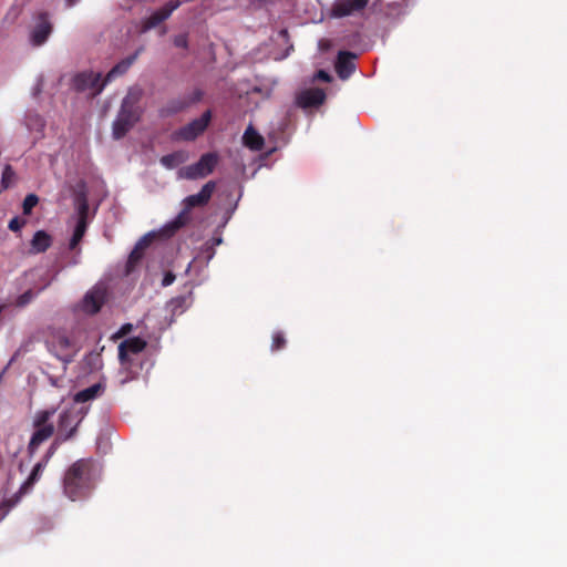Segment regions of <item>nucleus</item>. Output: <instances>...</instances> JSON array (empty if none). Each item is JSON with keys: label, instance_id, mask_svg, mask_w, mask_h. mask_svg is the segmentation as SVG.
Here are the masks:
<instances>
[{"label": "nucleus", "instance_id": "7ed1b4c3", "mask_svg": "<svg viewBox=\"0 0 567 567\" xmlns=\"http://www.w3.org/2000/svg\"><path fill=\"white\" fill-rule=\"evenodd\" d=\"M215 189L216 183L214 181H209L202 187L199 193L187 196L183 200L182 212L166 225L167 231L174 234L182 227L186 226L190 220V210L195 207H203L207 205Z\"/></svg>", "mask_w": 567, "mask_h": 567}, {"label": "nucleus", "instance_id": "72a5a7b5", "mask_svg": "<svg viewBox=\"0 0 567 567\" xmlns=\"http://www.w3.org/2000/svg\"><path fill=\"white\" fill-rule=\"evenodd\" d=\"M17 501H4L0 504V522L8 515L10 508L16 504Z\"/></svg>", "mask_w": 567, "mask_h": 567}, {"label": "nucleus", "instance_id": "9d476101", "mask_svg": "<svg viewBox=\"0 0 567 567\" xmlns=\"http://www.w3.org/2000/svg\"><path fill=\"white\" fill-rule=\"evenodd\" d=\"M212 120V112L205 111L199 118H195L188 124L181 127L177 132V136L183 141H194L202 135L207 128Z\"/></svg>", "mask_w": 567, "mask_h": 567}, {"label": "nucleus", "instance_id": "ddd939ff", "mask_svg": "<svg viewBox=\"0 0 567 567\" xmlns=\"http://www.w3.org/2000/svg\"><path fill=\"white\" fill-rule=\"evenodd\" d=\"M87 186L84 181H80L73 188L74 206L76 210V221H89V200Z\"/></svg>", "mask_w": 567, "mask_h": 567}, {"label": "nucleus", "instance_id": "393cba45", "mask_svg": "<svg viewBox=\"0 0 567 567\" xmlns=\"http://www.w3.org/2000/svg\"><path fill=\"white\" fill-rule=\"evenodd\" d=\"M87 226L89 221H76L72 237L69 243L70 250H75L78 248L87 230Z\"/></svg>", "mask_w": 567, "mask_h": 567}, {"label": "nucleus", "instance_id": "473e14b6", "mask_svg": "<svg viewBox=\"0 0 567 567\" xmlns=\"http://www.w3.org/2000/svg\"><path fill=\"white\" fill-rule=\"evenodd\" d=\"M27 224V220L23 219V218H20L18 216L13 217L10 221H9V225H8V228L11 230V231H19L24 225Z\"/></svg>", "mask_w": 567, "mask_h": 567}, {"label": "nucleus", "instance_id": "1a4fd4ad", "mask_svg": "<svg viewBox=\"0 0 567 567\" xmlns=\"http://www.w3.org/2000/svg\"><path fill=\"white\" fill-rule=\"evenodd\" d=\"M106 84L105 79L101 81V73L82 72L73 79V86L76 91H91L92 96L100 94Z\"/></svg>", "mask_w": 567, "mask_h": 567}, {"label": "nucleus", "instance_id": "c85d7f7f", "mask_svg": "<svg viewBox=\"0 0 567 567\" xmlns=\"http://www.w3.org/2000/svg\"><path fill=\"white\" fill-rule=\"evenodd\" d=\"M39 197L35 194H28L22 203V212L24 215H30L32 209L38 205Z\"/></svg>", "mask_w": 567, "mask_h": 567}, {"label": "nucleus", "instance_id": "4be33fe9", "mask_svg": "<svg viewBox=\"0 0 567 567\" xmlns=\"http://www.w3.org/2000/svg\"><path fill=\"white\" fill-rule=\"evenodd\" d=\"M52 245V237L44 230H38L31 240V250L35 254L47 251Z\"/></svg>", "mask_w": 567, "mask_h": 567}, {"label": "nucleus", "instance_id": "0eeeda50", "mask_svg": "<svg viewBox=\"0 0 567 567\" xmlns=\"http://www.w3.org/2000/svg\"><path fill=\"white\" fill-rule=\"evenodd\" d=\"M203 95L204 93L200 89H195L192 93L171 99L159 109V115L162 117H169L184 112L192 105L198 103L203 99Z\"/></svg>", "mask_w": 567, "mask_h": 567}, {"label": "nucleus", "instance_id": "412c9836", "mask_svg": "<svg viewBox=\"0 0 567 567\" xmlns=\"http://www.w3.org/2000/svg\"><path fill=\"white\" fill-rule=\"evenodd\" d=\"M142 51V49H138L134 54L123 59L122 61H120L118 63H116L110 71L109 73L105 75V82H111L113 79H115L116 76H120V75H123L124 73L127 72V70L131 68V65L135 62V60L137 59L140 52Z\"/></svg>", "mask_w": 567, "mask_h": 567}, {"label": "nucleus", "instance_id": "a211bd4d", "mask_svg": "<svg viewBox=\"0 0 567 567\" xmlns=\"http://www.w3.org/2000/svg\"><path fill=\"white\" fill-rule=\"evenodd\" d=\"M153 237L143 236L134 246L126 262V275L132 274L144 257L145 249L151 245Z\"/></svg>", "mask_w": 567, "mask_h": 567}, {"label": "nucleus", "instance_id": "39448f33", "mask_svg": "<svg viewBox=\"0 0 567 567\" xmlns=\"http://www.w3.org/2000/svg\"><path fill=\"white\" fill-rule=\"evenodd\" d=\"M140 120V112L130 96H126L121 105L120 112L113 122V137L120 140Z\"/></svg>", "mask_w": 567, "mask_h": 567}, {"label": "nucleus", "instance_id": "f8f14e48", "mask_svg": "<svg viewBox=\"0 0 567 567\" xmlns=\"http://www.w3.org/2000/svg\"><path fill=\"white\" fill-rule=\"evenodd\" d=\"M326 92L320 87L306 89L296 94V105L303 110L318 107L326 101Z\"/></svg>", "mask_w": 567, "mask_h": 567}, {"label": "nucleus", "instance_id": "aec40b11", "mask_svg": "<svg viewBox=\"0 0 567 567\" xmlns=\"http://www.w3.org/2000/svg\"><path fill=\"white\" fill-rule=\"evenodd\" d=\"M45 467V462L41 461L33 466L29 477L23 482L16 495L17 501L20 496L28 494L33 488L34 484L41 478Z\"/></svg>", "mask_w": 567, "mask_h": 567}, {"label": "nucleus", "instance_id": "5701e85b", "mask_svg": "<svg viewBox=\"0 0 567 567\" xmlns=\"http://www.w3.org/2000/svg\"><path fill=\"white\" fill-rule=\"evenodd\" d=\"M243 140L245 145L252 151H261L265 144L264 137L252 126L247 127Z\"/></svg>", "mask_w": 567, "mask_h": 567}, {"label": "nucleus", "instance_id": "2eb2a0df", "mask_svg": "<svg viewBox=\"0 0 567 567\" xmlns=\"http://www.w3.org/2000/svg\"><path fill=\"white\" fill-rule=\"evenodd\" d=\"M52 32V24L49 21V16L42 12L38 17V22L31 31V42L33 45H42Z\"/></svg>", "mask_w": 567, "mask_h": 567}, {"label": "nucleus", "instance_id": "7c9ffc66", "mask_svg": "<svg viewBox=\"0 0 567 567\" xmlns=\"http://www.w3.org/2000/svg\"><path fill=\"white\" fill-rule=\"evenodd\" d=\"M33 298H34V293L31 289H29L16 299L14 306L18 308H23L27 305H29Z\"/></svg>", "mask_w": 567, "mask_h": 567}, {"label": "nucleus", "instance_id": "dca6fc26", "mask_svg": "<svg viewBox=\"0 0 567 567\" xmlns=\"http://www.w3.org/2000/svg\"><path fill=\"white\" fill-rule=\"evenodd\" d=\"M106 300V290L104 288H93L83 299V310L86 313L95 315L100 311Z\"/></svg>", "mask_w": 567, "mask_h": 567}, {"label": "nucleus", "instance_id": "4c0bfd02", "mask_svg": "<svg viewBox=\"0 0 567 567\" xmlns=\"http://www.w3.org/2000/svg\"><path fill=\"white\" fill-rule=\"evenodd\" d=\"M315 78L318 79V80L324 81V82H330L331 81L330 74L328 72H326L324 70H319L316 73Z\"/></svg>", "mask_w": 567, "mask_h": 567}, {"label": "nucleus", "instance_id": "9b49d317", "mask_svg": "<svg viewBox=\"0 0 567 567\" xmlns=\"http://www.w3.org/2000/svg\"><path fill=\"white\" fill-rule=\"evenodd\" d=\"M182 2L179 0H171L166 4H164L161 9L153 12L148 18L144 19L142 21L141 31L147 32L157 25H159L162 22L167 20L171 14L179 8Z\"/></svg>", "mask_w": 567, "mask_h": 567}, {"label": "nucleus", "instance_id": "6ab92c4d", "mask_svg": "<svg viewBox=\"0 0 567 567\" xmlns=\"http://www.w3.org/2000/svg\"><path fill=\"white\" fill-rule=\"evenodd\" d=\"M357 55L349 51H340L336 63V71L340 79H348L355 70L353 60Z\"/></svg>", "mask_w": 567, "mask_h": 567}, {"label": "nucleus", "instance_id": "b1692460", "mask_svg": "<svg viewBox=\"0 0 567 567\" xmlns=\"http://www.w3.org/2000/svg\"><path fill=\"white\" fill-rule=\"evenodd\" d=\"M187 159V154L185 152L178 151L167 155L162 156L161 164L166 168H175L178 165L183 164Z\"/></svg>", "mask_w": 567, "mask_h": 567}, {"label": "nucleus", "instance_id": "4468645a", "mask_svg": "<svg viewBox=\"0 0 567 567\" xmlns=\"http://www.w3.org/2000/svg\"><path fill=\"white\" fill-rule=\"evenodd\" d=\"M368 3L369 0H336L331 8V14L334 18L348 17L362 11Z\"/></svg>", "mask_w": 567, "mask_h": 567}, {"label": "nucleus", "instance_id": "cd10ccee", "mask_svg": "<svg viewBox=\"0 0 567 567\" xmlns=\"http://www.w3.org/2000/svg\"><path fill=\"white\" fill-rule=\"evenodd\" d=\"M187 300H188V298L185 296H178V297L173 298L169 301V306L172 308L173 315L183 313L186 308Z\"/></svg>", "mask_w": 567, "mask_h": 567}, {"label": "nucleus", "instance_id": "58836bf2", "mask_svg": "<svg viewBox=\"0 0 567 567\" xmlns=\"http://www.w3.org/2000/svg\"><path fill=\"white\" fill-rule=\"evenodd\" d=\"M78 1L79 0H66L69 7L74 6Z\"/></svg>", "mask_w": 567, "mask_h": 567}, {"label": "nucleus", "instance_id": "bb28decb", "mask_svg": "<svg viewBox=\"0 0 567 567\" xmlns=\"http://www.w3.org/2000/svg\"><path fill=\"white\" fill-rule=\"evenodd\" d=\"M83 361L90 372L99 371L103 367L102 355L97 351H91L87 353Z\"/></svg>", "mask_w": 567, "mask_h": 567}, {"label": "nucleus", "instance_id": "423d86ee", "mask_svg": "<svg viewBox=\"0 0 567 567\" xmlns=\"http://www.w3.org/2000/svg\"><path fill=\"white\" fill-rule=\"evenodd\" d=\"M218 162L219 156L216 152L205 153L196 163L183 167L178 173L179 177L189 181L204 178L214 172Z\"/></svg>", "mask_w": 567, "mask_h": 567}, {"label": "nucleus", "instance_id": "20e7f679", "mask_svg": "<svg viewBox=\"0 0 567 567\" xmlns=\"http://www.w3.org/2000/svg\"><path fill=\"white\" fill-rule=\"evenodd\" d=\"M55 409H48L38 411L33 419L34 432L28 444V453L32 456L39 446L48 441L54 433V425L51 422Z\"/></svg>", "mask_w": 567, "mask_h": 567}, {"label": "nucleus", "instance_id": "c756f323", "mask_svg": "<svg viewBox=\"0 0 567 567\" xmlns=\"http://www.w3.org/2000/svg\"><path fill=\"white\" fill-rule=\"evenodd\" d=\"M16 173L10 165H6L2 171L1 185L3 188H8L13 182Z\"/></svg>", "mask_w": 567, "mask_h": 567}, {"label": "nucleus", "instance_id": "a878e982", "mask_svg": "<svg viewBox=\"0 0 567 567\" xmlns=\"http://www.w3.org/2000/svg\"><path fill=\"white\" fill-rule=\"evenodd\" d=\"M102 390H103V388L100 383L93 384L82 391H79L75 394L74 400H75V402H79V403L87 402L90 400L95 399Z\"/></svg>", "mask_w": 567, "mask_h": 567}, {"label": "nucleus", "instance_id": "f257e3e1", "mask_svg": "<svg viewBox=\"0 0 567 567\" xmlns=\"http://www.w3.org/2000/svg\"><path fill=\"white\" fill-rule=\"evenodd\" d=\"M91 467L90 460L81 458L65 472L63 491L71 501L84 498L90 494L92 489Z\"/></svg>", "mask_w": 567, "mask_h": 567}, {"label": "nucleus", "instance_id": "c9c22d12", "mask_svg": "<svg viewBox=\"0 0 567 567\" xmlns=\"http://www.w3.org/2000/svg\"><path fill=\"white\" fill-rule=\"evenodd\" d=\"M60 439H55L54 443L48 449V451L45 452L43 458L41 460V462H45V465H48L50 458L53 456V454L55 453V450H56V446H58V441Z\"/></svg>", "mask_w": 567, "mask_h": 567}, {"label": "nucleus", "instance_id": "2f4dec72", "mask_svg": "<svg viewBox=\"0 0 567 567\" xmlns=\"http://www.w3.org/2000/svg\"><path fill=\"white\" fill-rule=\"evenodd\" d=\"M286 338L282 332L278 331L275 332L272 336V343H271V350L278 351L286 347Z\"/></svg>", "mask_w": 567, "mask_h": 567}, {"label": "nucleus", "instance_id": "6e6552de", "mask_svg": "<svg viewBox=\"0 0 567 567\" xmlns=\"http://www.w3.org/2000/svg\"><path fill=\"white\" fill-rule=\"evenodd\" d=\"M83 416L75 409L64 410L58 420V439L66 441L71 439L81 423Z\"/></svg>", "mask_w": 567, "mask_h": 567}, {"label": "nucleus", "instance_id": "e433bc0d", "mask_svg": "<svg viewBox=\"0 0 567 567\" xmlns=\"http://www.w3.org/2000/svg\"><path fill=\"white\" fill-rule=\"evenodd\" d=\"M174 280H175V275L172 271H167L163 277L162 286L167 287V286L172 285L174 282Z\"/></svg>", "mask_w": 567, "mask_h": 567}, {"label": "nucleus", "instance_id": "f704fd0d", "mask_svg": "<svg viewBox=\"0 0 567 567\" xmlns=\"http://www.w3.org/2000/svg\"><path fill=\"white\" fill-rule=\"evenodd\" d=\"M174 45L176 48H182V49H187L188 47V39H187V35L186 34H177L175 38H174Z\"/></svg>", "mask_w": 567, "mask_h": 567}, {"label": "nucleus", "instance_id": "f03ea898", "mask_svg": "<svg viewBox=\"0 0 567 567\" xmlns=\"http://www.w3.org/2000/svg\"><path fill=\"white\" fill-rule=\"evenodd\" d=\"M47 348L50 353L64 363H71L82 344L73 331L58 329L52 331L47 341Z\"/></svg>", "mask_w": 567, "mask_h": 567}, {"label": "nucleus", "instance_id": "f3484780", "mask_svg": "<svg viewBox=\"0 0 567 567\" xmlns=\"http://www.w3.org/2000/svg\"><path fill=\"white\" fill-rule=\"evenodd\" d=\"M146 348V341L138 337L125 339L118 346V359L122 364L130 361V354H137Z\"/></svg>", "mask_w": 567, "mask_h": 567}]
</instances>
